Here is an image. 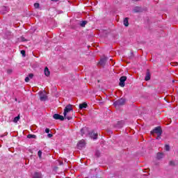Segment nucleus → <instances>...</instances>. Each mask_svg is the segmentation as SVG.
Instances as JSON below:
<instances>
[{
    "label": "nucleus",
    "instance_id": "nucleus-1",
    "mask_svg": "<svg viewBox=\"0 0 178 178\" xmlns=\"http://www.w3.org/2000/svg\"><path fill=\"white\" fill-rule=\"evenodd\" d=\"M72 111H73V107H72L71 104H69L65 106L63 112L65 119H67V120H72L73 117L69 115V113Z\"/></svg>",
    "mask_w": 178,
    "mask_h": 178
},
{
    "label": "nucleus",
    "instance_id": "nucleus-2",
    "mask_svg": "<svg viewBox=\"0 0 178 178\" xmlns=\"http://www.w3.org/2000/svg\"><path fill=\"white\" fill-rule=\"evenodd\" d=\"M151 134H152V136H155V134H157L156 139L159 140L162 134V129L159 127H156L153 131H151Z\"/></svg>",
    "mask_w": 178,
    "mask_h": 178
},
{
    "label": "nucleus",
    "instance_id": "nucleus-3",
    "mask_svg": "<svg viewBox=\"0 0 178 178\" xmlns=\"http://www.w3.org/2000/svg\"><path fill=\"white\" fill-rule=\"evenodd\" d=\"M39 95L40 101H47V99L48 98V97L47 96V92H40Z\"/></svg>",
    "mask_w": 178,
    "mask_h": 178
},
{
    "label": "nucleus",
    "instance_id": "nucleus-4",
    "mask_svg": "<svg viewBox=\"0 0 178 178\" xmlns=\"http://www.w3.org/2000/svg\"><path fill=\"white\" fill-rule=\"evenodd\" d=\"M86 147V140H81L77 144V147L79 149H83Z\"/></svg>",
    "mask_w": 178,
    "mask_h": 178
},
{
    "label": "nucleus",
    "instance_id": "nucleus-5",
    "mask_svg": "<svg viewBox=\"0 0 178 178\" xmlns=\"http://www.w3.org/2000/svg\"><path fill=\"white\" fill-rule=\"evenodd\" d=\"M124 99H120L114 102L115 106H119L120 105H124Z\"/></svg>",
    "mask_w": 178,
    "mask_h": 178
},
{
    "label": "nucleus",
    "instance_id": "nucleus-6",
    "mask_svg": "<svg viewBox=\"0 0 178 178\" xmlns=\"http://www.w3.org/2000/svg\"><path fill=\"white\" fill-rule=\"evenodd\" d=\"M107 58L106 57H103L100 59V61L98 63L99 66H105V63H106V60H107Z\"/></svg>",
    "mask_w": 178,
    "mask_h": 178
},
{
    "label": "nucleus",
    "instance_id": "nucleus-7",
    "mask_svg": "<svg viewBox=\"0 0 178 178\" xmlns=\"http://www.w3.org/2000/svg\"><path fill=\"white\" fill-rule=\"evenodd\" d=\"M127 80V77L126 76H121L120 79V87H124V81Z\"/></svg>",
    "mask_w": 178,
    "mask_h": 178
},
{
    "label": "nucleus",
    "instance_id": "nucleus-8",
    "mask_svg": "<svg viewBox=\"0 0 178 178\" xmlns=\"http://www.w3.org/2000/svg\"><path fill=\"white\" fill-rule=\"evenodd\" d=\"M53 118L54 119H56V120H65V117L59 114H54Z\"/></svg>",
    "mask_w": 178,
    "mask_h": 178
},
{
    "label": "nucleus",
    "instance_id": "nucleus-9",
    "mask_svg": "<svg viewBox=\"0 0 178 178\" xmlns=\"http://www.w3.org/2000/svg\"><path fill=\"white\" fill-rule=\"evenodd\" d=\"M90 137H91L93 140H97L98 138V134L95 133V131H92L89 134Z\"/></svg>",
    "mask_w": 178,
    "mask_h": 178
},
{
    "label": "nucleus",
    "instance_id": "nucleus-10",
    "mask_svg": "<svg viewBox=\"0 0 178 178\" xmlns=\"http://www.w3.org/2000/svg\"><path fill=\"white\" fill-rule=\"evenodd\" d=\"M0 10L1 13L4 15L5 13H7V12H9V8H8V7L3 6L0 8Z\"/></svg>",
    "mask_w": 178,
    "mask_h": 178
},
{
    "label": "nucleus",
    "instance_id": "nucleus-11",
    "mask_svg": "<svg viewBox=\"0 0 178 178\" xmlns=\"http://www.w3.org/2000/svg\"><path fill=\"white\" fill-rule=\"evenodd\" d=\"M44 76H47V77H49V76L51 74V72H49V69H48V67H44Z\"/></svg>",
    "mask_w": 178,
    "mask_h": 178
},
{
    "label": "nucleus",
    "instance_id": "nucleus-12",
    "mask_svg": "<svg viewBox=\"0 0 178 178\" xmlns=\"http://www.w3.org/2000/svg\"><path fill=\"white\" fill-rule=\"evenodd\" d=\"M87 131H88V129L87 127L82 128L81 129V136H84V134H86V133H87Z\"/></svg>",
    "mask_w": 178,
    "mask_h": 178
},
{
    "label": "nucleus",
    "instance_id": "nucleus-13",
    "mask_svg": "<svg viewBox=\"0 0 178 178\" xmlns=\"http://www.w3.org/2000/svg\"><path fill=\"white\" fill-rule=\"evenodd\" d=\"M151 79V74H149V72H147L145 78V81H148V80Z\"/></svg>",
    "mask_w": 178,
    "mask_h": 178
},
{
    "label": "nucleus",
    "instance_id": "nucleus-14",
    "mask_svg": "<svg viewBox=\"0 0 178 178\" xmlns=\"http://www.w3.org/2000/svg\"><path fill=\"white\" fill-rule=\"evenodd\" d=\"M124 25L125 27H129V18L126 17L124 19Z\"/></svg>",
    "mask_w": 178,
    "mask_h": 178
},
{
    "label": "nucleus",
    "instance_id": "nucleus-15",
    "mask_svg": "<svg viewBox=\"0 0 178 178\" xmlns=\"http://www.w3.org/2000/svg\"><path fill=\"white\" fill-rule=\"evenodd\" d=\"M86 108H87V104L83 103V104H79L80 109H84Z\"/></svg>",
    "mask_w": 178,
    "mask_h": 178
},
{
    "label": "nucleus",
    "instance_id": "nucleus-16",
    "mask_svg": "<svg viewBox=\"0 0 178 178\" xmlns=\"http://www.w3.org/2000/svg\"><path fill=\"white\" fill-rule=\"evenodd\" d=\"M41 177V173L40 172H35L33 174V178H40Z\"/></svg>",
    "mask_w": 178,
    "mask_h": 178
},
{
    "label": "nucleus",
    "instance_id": "nucleus-17",
    "mask_svg": "<svg viewBox=\"0 0 178 178\" xmlns=\"http://www.w3.org/2000/svg\"><path fill=\"white\" fill-rule=\"evenodd\" d=\"M20 120V115L15 117L13 120L14 123H17V121Z\"/></svg>",
    "mask_w": 178,
    "mask_h": 178
},
{
    "label": "nucleus",
    "instance_id": "nucleus-18",
    "mask_svg": "<svg viewBox=\"0 0 178 178\" xmlns=\"http://www.w3.org/2000/svg\"><path fill=\"white\" fill-rule=\"evenodd\" d=\"M162 158H163V154L162 153L157 154V159H162Z\"/></svg>",
    "mask_w": 178,
    "mask_h": 178
},
{
    "label": "nucleus",
    "instance_id": "nucleus-19",
    "mask_svg": "<svg viewBox=\"0 0 178 178\" xmlns=\"http://www.w3.org/2000/svg\"><path fill=\"white\" fill-rule=\"evenodd\" d=\"M35 135H32V134H29L28 136H27V138H35Z\"/></svg>",
    "mask_w": 178,
    "mask_h": 178
},
{
    "label": "nucleus",
    "instance_id": "nucleus-20",
    "mask_svg": "<svg viewBox=\"0 0 178 178\" xmlns=\"http://www.w3.org/2000/svg\"><path fill=\"white\" fill-rule=\"evenodd\" d=\"M38 155L40 159H41L42 155V152L41 150H39L38 152Z\"/></svg>",
    "mask_w": 178,
    "mask_h": 178
},
{
    "label": "nucleus",
    "instance_id": "nucleus-21",
    "mask_svg": "<svg viewBox=\"0 0 178 178\" xmlns=\"http://www.w3.org/2000/svg\"><path fill=\"white\" fill-rule=\"evenodd\" d=\"M86 24H87V22H86V21H83V22L81 23V27H84Z\"/></svg>",
    "mask_w": 178,
    "mask_h": 178
},
{
    "label": "nucleus",
    "instance_id": "nucleus-22",
    "mask_svg": "<svg viewBox=\"0 0 178 178\" xmlns=\"http://www.w3.org/2000/svg\"><path fill=\"white\" fill-rule=\"evenodd\" d=\"M34 8H35V9H38V8H40V3H34Z\"/></svg>",
    "mask_w": 178,
    "mask_h": 178
},
{
    "label": "nucleus",
    "instance_id": "nucleus-23",
    "mask_svg": "<svg viewBox=\"0 0 178 178\" xmlns=\"http://www.w3.org/2000/svg\"><path fill=\"white\" fill-rule=\"evenodd\" d=\"M122 122H118V125H117V127H122Z\"/></svg>",
    "mask_w": 178,
    "mask_h": 178
},
{
    "label": "nucleus",
    "instance_id": "nucleus-24",
    "mask_svg": "<svg viewBox=\"0 0 178 178\" xmlns=\"http://www.w3.org/2000/svg\"><path fill=\"white\" fill-rule=\"evenodd\" d=\"M21 54H22V55H23L24 56H26V51L22 50V51H21Z\"/></svg>",
    "mask_w": 178,
    "mask_h": 178
},
{
    "label": "nucleus",
    "instance_id": "nucleus-25",
    "mask_svg": "<svg viewBox=\"0 0 178 178\" xmlns=\"http://www.w3.org/2000/svg\"><path fill=\"white\" fill-rule=\"evenodd\" d=\"M25 81H26V83H29V81H30V78H29V76H26V77L25 78Z\"/></svg>",
    "mask_w": 178,
    "mask_h": 178
},
{
    "label": "nucleus",
    "instance_id": "nucleus-26",
    "mask_svg": "<svg viewBox=\"0 0 178 178\" xmlns=\"http://www.w3.org/2000/svg\"><path fill=\"white\" fill-rule=\"evenodd\" d=\"M165 151H169V149H170V147H169V145H166L165 146Z\"/></svg>",
    "mask_w": 178,
    "mask_h": 178
},
{
    "label": "nucleus",
    "instance_id": "nucleus-27",
    "mask_svg": "<svg viewBox=\"0 0 178 178\" xmlns=\"http://www.w3.org/2000/svg\"><path fill=\"white\" fill-rule=\"evenodd\" d=\"M170 165L171 166H175V161H170Z\"/></svg>",
    "mask_w": 178,
    "mask_h": 178
},
{
    "label": "nucleus",
    "instance_id": "nucleus-28",
    "mask_svg": "<svg viewBox=\"0 0 178 178\" xmlns=\"http://www.w3.org/2000/svg\"><path fill=\"white\" fill-rule=\"evenodd\" d=\"M7 73H8V74H10V73H12V70H8Z\"/></svg>",
    "mask_w": 178,
    "mask_h": 178
},
{
    "label": "nucleus",
    "instance_id": "nucleus-29",
    "mask_svg": "<svg viewBox=\"0 0 178 178\" xmlns=\"http://www.w3.org/2000/svg\"><path fill=\"white\" fill-rule=\"evenodd\" d=\"M47 137H49V138H52V134H49L47 135Z\"/></svg>",
    "mask_w": 178,
    "mask_h": 178
},
{
    "label": "nucleus",
    "instance_id": "nucleus-30",
    "mask_svg": "<svg viewBox=\"0 0 178 178\" xmlns=\"http://www.w3.org/2000/svg\"><path fill=\"white\" fill-rule=\"evenodd\" d=\"M45 133H49V129L47 128V129H45Z\"/></svg>",
    "mask_w": 178,
    "mask_h": 178
},
{
    "label": "nucleus",
    "instance_id": "nucleus-31",
    "mask_svg": "<svg viewBox=\"0 0 178 178\" xmlns=\"http://www.w3.org/2000/svg\"><path fill=\"white\" fill-rule=\"evenodd\" d=\"M34 75L33 74H29V77L31 78V79H33V76Z\"/></svg>",
    "mask_w": 178,
    "mask_h": 178
},
{
    "label": "nucleus",
    "instance_id": "nucleus-32",
    "mask_svg": "<svg viewBox=\"0 0 178 178\" xmlns=\"http://www.w3.org/2000/svg\"><path fill=\"white\" fill-rule=\"evenodd\" d=\"M21 40L22 41H26V39H24V38H22Z\"/></svg>",
    "mask_w": 178,
    "mask_h": 178
},
{
    "label": "nucleus",
    "instance_id": "nucleus-33",
    "mask_svg": "<svg viewBox=\"0 0 178 178\" xmlns=\"http://www.w3.org/2000/svg\"><path fill=\"white\" fill-rule=\"evenodd\" d=\"M51 1H53L54 2H58V1L59 0H51Z\"/></svg>",
    "mask_w": 178,
    "mask_h": 178
}]
</instances>
